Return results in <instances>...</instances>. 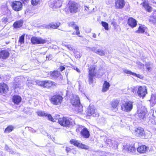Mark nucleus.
I'll return each mask as SVG.
<instances>
[{
  "mask_svg": "<svg viewBox=\"0 0 156 156\" xmlns=\"http://www.w3.org/2000/svg\"><path fill=\"white\" fill-rule=\"evenodd\" d=\"M71 102L73 105L76 107V109L78 112H81L82 111L83 107L80 104L79 98L77 96H73L71 100Z\"/></svg>",
  "mask_w": 156,
  "mask_h": 156,
  "instance_id": "f257e3e1",
  "label": "nucleus"
},
{
  "mask_svg": "<svg viewBox=\"0 0 156 156\" xmlns=\"http://www.w3.org/2000/svg\"><path fill=\"white\" fill-rule=\"evenodd\" d=\"M69 11L73 14L79 11L78 5L73 1H70L68 4Z\"/></svg>",
  "mask_w": 156,
  "mask_h": 156,
  "instance_id": "f03ea898",
  "label": "nucleus"
},
{
  "mask_svg": "<svg viewBox=\"0 0 156 156\" xmlns=\"http://www.w3.org/2000/svg\"><path fill=\"white\" fill-rule=\"evenodd\" d=\"M95 67L94 66H91L89 69L88 77L90 84L93 83L94 77L96 76V73L95 72Z\"/></svg>",
  "mask_w": 156,
  "mask_h": 156,
  "instance_id": "7ed1b4c3",
  "label": "nucleus"
},
{
  "mask_svg": "<svg viewBox=\"0 0 156 156\" xmlns=\"http://www.w3.org/2000/svg\"><path fill=\"white\" fill-rule=\"evenodd\" d=\"M63 98L60 95H56L52 96L50 99L51 102L53 105L60 104L62 102Z\"/></svg>",
  "mask_w": 156,
  "mask_h": 156,
  "instance_id": "20e7f679",
  "label": "nucleus"
},
{
  "mask_svg": "<svg viewBox=\"0 0 156 156\" xmlns=\"http://www.w3.org/2000/svg\"><path fill=\"white\" fill-rule=\"evenodd\" d=\"M133 102L131 101H128L122 105L121 108L123 111L129 112L133 109Z\"/></svg>",
  "mask_w": 156,
  "mask_h": 156,
  "instance_id": "39448f33",
  "label": "nucleus"
},
{
  "mask_svg": "<svg viewBox=\"0 0 156 156\" xmlns=\"http://www.w3.org/2000/svg\"><path fill=\"white\" fill-rule=\"evenodd\" d=\"M31 41L33 44H41L46 43V40L41 37H33L31 39Z\"/></svg>",
  "mask_w": 156,
  "mask_h": 156,
  "instance_id": "423d86ee",
  "label": "nucleus"
},
{
  "mask_svg": "<svg viewBox=\"0 0 156 156\" xmlns=\"http://www.w3.org/2000/svg\"><path fill=\"white\" fill-rule=\"evenodd\" d=\"M58 122L60 125L65 127H68L72 124L68 118L65 117L59 119Z\"/></svg>",
  "mask_w": 156,
  "mask_h": 156,
  "instance_id": "0eeeda50",
  "label": "nucleus"
},
{
  "mask_svg": "<svg viewBox=\"0 0 156 156\" xmlns=\"http://www.w3.org/2000/svg\"><path fill=\"white\" fill-rule=\"evenodd\" d=\"M138 116L141 120L145 121L146 117V109L143 108L139 109L137 112Z\"/></svg>",
  "mask_w": 156,
  "mask_h": 156,
  "instance_id": "6e6552de",
  "label": "nucleus"
},
{
  "mask_svg": "<svg viewBox=\"0 0 156 156\" xmlns=\"http://www.w3.org/2000/svg\"><path fill=\"white\" fill-rule=\"evenodd\" d=\"M147 90L146 87L140 86L138 88L137 91L138 96L140 98H143L147 93Z\"/></svg>",
  "mask_w": 156,
  "mask_h": 156,
  "instance_id": "1a4fd4ad",
  "label": "nucleus"
},
{
  "mask_svg": "<svg viewBox=\"0 0 156 156\" xmlns=\"http://www.w3.org/2000/svg\"><path fill=\"white\" fill-rule=\"evenodd\" d=\"M12 7L15 11H18L22 9L23 5L20 2L15 1L12 2Z\"/></svg>",
  "mask_w": 156,
  "mask_h": 156,
  "instance_id": "9d476101",
  "label": "nucleus"
},
{
  "mask_svg": "<svg viewBox=\"0 0 156 156\" xmlns=\"http://www.w3.org/2000/svg\"><path fill=\"white\" fill-rule=\"evenodd\" d=\"M87 115L89 116H90L92 115L94 117H98L99 116L98 114V113H96V112H95L94 107L93 105L89 106L88 108L87 109Z\"/></svg>",
  "mask_w": 156,
  "mask_h": 156,
  "instance_id": "9b49d317",
  "label": "nucleus"
},
{
  "mask_svg": "<svg viewBox=\"0 0 156 156\" xmlns=\"http://www.w3.org/2000/svg\"><path fill=\"white\" fill-rule=\"evenodd\" d=\"M40 85L44 87L48 88L52 85H55L56 83L50 80H45L44 81H41L39 82Z\"/></svg>",
  "mask_w": 156,
  "mask_h": 156,
  "instance_id": "f8f14e48",
  "label": "nucleus"
},
{
  "mask_svg": "<svg viewBox=\"0 0 156 156\" xmlns=\"http://www.w3.org/2000/svg\"><path fill=\"white\" fill-rule=\"evenodd\" d=\"M123 147L124 149L132 154H134L136 152V149L133 145L126 144L124 145Z\"/></svg>",
  "mask_w": 156,
  "mask_h": 156,
  "instance_id": "ddd939ff",
  "label": "nucleus"
},
{
  "mask_svg": "<svg viewBox=\"0 0 156 156\" xmlns=\"http://www.w3.org/2000/svg\"><path fill=\"white\" fill-rule=\"evenodd\" d=\"M87 49L91 50L99 55L103 56L105 55V52L103 50L100 49L97 50L96 48L95 47H87Z\"/></svg>",
  "mask_w": 156,
  "mask_h": 156,
  "instance_id": "4468645a",
  "label": "nucleus"
},
{
  "mask_svg": "<svg viewBox=\"0 0 156 156\" xmlns=\"http://www.w3.org/2000/svg\"><path fill=\"white\" fill-rule=\"evenodd\" d=\"M51 76L53 79L58 78L60 79H62L63 77L60 72L58 71H53L51 72Z\"/></svg>",
  "mask_w": 156,
  "mask_h": 156,
  "instance_id": "2eb2a0df",
  "label": "nucleus"
},
{
  "mask_svg": "<svg viewBox=\"0 0 156 156\" xmlns=\"http://www.w3.org/2000/svg\"><path fill=\"white\" fill-rule=\"evenodd\" d=\"M80 134L83 137L85 138H89L90 133L87 129L83 126L82 131L80 132Z\"/></svg>",
  "mask_w": 156,
  "mask_h": 156,
  "instance_id": "dca6fc26",
  "label": "nucleus"
},
{
  "mask_svg": "<svg viewBox=\"0 0 156 156\" xmlns=\"http://www.w3.org/2000/svg\"><path fill=\"white\" fill-rule=\"evenodd\" d=\"M135 134L137 136L141 137L144 136L145 134V131L143 128L139 127L135 130Z\"/></svg>",
  "mask_w": 156,
  "mask_h": 156,
  "instance_id": "f3484780",
  "label": "nucleus"
},
{
  "mask_svg": "<svg viewBox=\"0 0 156 156\" xmlns=\"http://www.w3.org/2000/svg\"><path fill=\"white\" fill-rule=\"evenodd\" d=\"M119 103V101L117 99L113 100L111 102V105L114 111L118 110L117 107Z\"/></svg>",
  "mask_w": 156,
  "mask_h": 156,
  "instance_id": "a211bd4d",
  "label": "nucleus"
},
{
  "mask_svg": "<svg viewBox=\"0 0 156 156\" xmlns=\"http://www.w3.org/2000/svg\"><path fill=\"white\" fill-rule=\"evenodd\" d=\"M127 23L129 26L132 28L135 27L137 25V21L132 17L128 19Z\"/></svg>",
  "mask_w": 156,
  "mask_h": 156,
  "instance_id": "6ab92c4d",
  "label": "nucleus"
},
{
  "mask_svg": "<svg viewBox=\"0 0 156 156\" xmlns=\"http://www.w3.org/2000/svg\"><path fill=\"white\" fill-rule=\"evenodd\" d=\"M115 6L118 9H122L125 5L124 0H117L115 2Z\"/></svg>",
  "mask_w": 156,
  "mask_h": 156,
  "instance_id": "aec40b11",
  "label": "nucleus"
},
{
  "mask_svg": "<svg viewBox=\"0 0 156 156\" xmlns=\"http://www.w3.org/2000/svg\"><path fill=\"white\" fill-rule=\"evenodd\" d=\"M8 90L7 86L4 83L0 84V93H6Z\"/></svg>",
  "mask_w": 156,
  "mask_h": 156,
  "instance_id": "412c9836",
  "label": "nucleus"
},
{
  "mask_svg": "<svg viewBox=\"0 0 156 156\" xmlns=\"http://www.w3.org/2000/svg\"><path fill=\"white\" fill-rule=\"evenodd\" d=\"M9 55V53L6 50H3L0 52V58L3 59L7 58Z\"/></svg>",
  "mask_w": 156,
  "mask_h": 156,
  "instance_id": "4be33fe9",
  "label": "nucleus"
},
{
  "mask_svg": "<svg viewBox=\"0 0 156 156\" xmlns=\"http://www.w3.org/2000/svg\"><path fill=\"white\" fill-rule=\"evenodd\" d=\"M124 72L127 74H130L134 76H136L140 79H142L143 78V76L139 74H136V73L132 72L131 71L127 69H124L123 70Z\"/></svg>",
  "mask_w": 156,
  "mask_h": 156,
  "instance_id": "5701e85b",
  "label": "nucleus"
},
{
  "mask_svg": "<svg viewBox=\"0 0 156 156\" xmlns=\"http://www.w3.org/2000/svg\"><path fill=\"white\" fill-rule=\"evenodd\" d=\"M148 148L145 145H142L137 148V151L141 153H144L148 150Z\"/></svg>",
  "mask_w": 156,
  "mask_h": 156,
  "instance_id": "b1692460",
  "label": "nucleus"
},
{
  "mask_svg": "<svg viewBox=\"0 0 156 156\" xmlns=\"http://www.w3.org/2000/svg\"><path fill=\"white\" fill-rule=\"evenodd\" d=\"M23 23V20H20L15 22L13 25L14 28H20L22 26Z\"/></svg>",
  "mask_w": 156,
  "mask_h": 156,
  "instance_id": "393cba45",
  "label": "nucleus"
},
{
  "mask_svg": "<svg viewBox=\"0 0 156 156\" xmlns=\"http://www.w3.org/2000/svg\"><path fill=\"white\" fill-rule=\"evenodd\" d=\"M110 86L109 83L107 81H105L103 85L102 92H105L109 89V87Z\"/></svg>",
  "mask_w": 156,
  "mask_h": 156,
  "instance_id": "a878e982",
  "label": "nucleus"
},
{
  "mask_svg": "<svg viewBox=\"0 0 156 156\" xmlns=\"http://www.w3.org/2000/svg\"><path fill=\"white\" fill-rule=\"evenodd\" d=\"M13 101L16 104H18L21 101L20 97L18 95H15L13 97Z\"/></svg>",
  "mask_w": 156,
  "mask_h": 156,
  "instance_id": "bb28decb",
  "label": "nucleus"
},
{
  "mask_svg": "<svg viewBox=\"0 0 156 156\" xmlns=\"http://www.w3.org/2000/svg\"><path fill=\"white\" fill-rule=\"evenodd\" d=\"M106 143L108 144L109 147H115L116 142L115 141L110 139H107L105 141Z\"/></svg>",
  "mask_w": 156,
  "mask_h": 156,
  "instance_id": "cd10ccee",
  "label": "nucleus"
},
{
  "mask_svg": "<svg viewBox=\"0 0 156 156\" xmlns=\"http://www.w3.org/2000/svg\"><path fill=\"white\" fill-rule=\"evenodd\" d=\"M60 23L59 22H57L55 23H51L49 24L50 29H57L60 25Z\"/></svg>",
  "mask_w": 156,
  "mask_h": 156,
  "instance_id": "c85d7f7f",
  "label": "nucleus"
},
{
  "mask_svg": "<svg viewBox=\"0 0 156 156\" xmlns=\"http://www.w3.org/2000/svg\"><path fill=\"white\" fill-rule=\"evenodd\" d=\"M143 6L145 10L147 12H151L152 11V7L150 6L148 4L144 3L143 4Z\"/></svg>",
  "mask_w": 156,
  "mask_h": 156,
  "instance_id": "c756f323",
  "label": "nucleus"
},
{
  "mask_svg": "<svg viewBox=\"0 0 156 156\" xmlns=\"http://www.w3.org/2000/svg\"><path fill=\"white\" fill-rule=\"evenodd\" d=\"M41 1V0H31V2L32 5L35 6L40 4Z\"/></svg>",
  "mask_w": 156,
  "mask_h": 156,
  "instance_id": "7c9ffc66",
  "label": "nucleus"
},
{
  "mask_svg": "<svg viewBox=\"0 0 156 156\" xmlns=\"http://www.w3.org/2000/svg\"><path fill=\"white\" fill-rule=\"evenodd\" d=\"M145 32V30L143 27L141 25L139 26L138 29L136 31V33H143Z\"/></svg>",
  "mask_w": 156,
  "mask_h": 156,
  "instance_id": "2f4dec72",
  "label": "nucleus"
},
{
  "mask_svg": "<svg viewBox=\"0 0 156 156\" xmlns=\"http://www.w3.org/2000/svg\"><path fill=\"white\" fill-rule=\"evenodd\" d=\"M13 128L14 127L12 126H9L5 129V132L6 133H9L10 132L12 131Z\"/></svg>",
  "mask_w": 156,
  "mask_h": 156,
  "instance_id": "473e14b6",
  "label": "nucleus"
},
{
  "mask_svg": "<svg viewBox=\"0 0 156 156\" xmlns=\"http://www.w3.org/2000/svg\"><path fill=\"white\" fill-rule=\"evenodd\" d=\"M70 142L71 144L74 145L75 146L79 147L80 143L78 141L73 140H71L70 141Z\"/></svg>",
  "mask_w": 156,
  "mask_h": 156,
  "instance_id": "72a5a7b5",
  "label": "nucleus"
},
{
  "mask_svg": "<svg viewBox=\"0 0 156 156\" xmlns=\"http://www.w3.org/2000/svg\"><path fill=\"white\" fill-rule=\"evenodd\" d=\"M101 24L102 26L104 27L105 30H108V25L107 23L103 21H102Z\"/></svg>",
  "mask_w": 156,
  "mask_h": 156,
  "instance_id": "f704fd0d",
  "label": "nucleus"
},
{
  "mask_svg": "<svg viewBox=\"0 0 156 156\" xmlns=\"http://www.w3.org/2000/svg\"><path fill=\"white\" fill-rule=\"evenodd\" d=\"M151 101L154 103H156V94L151 95Z\"/></svg>",
  "mask_w": 156,
  "mask_h": 156,
  "instance_id": "c9c22d12",
  "label": "nucleus"
},
{
  "mask_svg": "<svg viewBox=\"0 0 156 156\" xmlns=\"http://www.w3.org/2000/svg\"><path fill=\"white\" fill-rule=\"evenodd\" d=\"M24 37L25 34H23L20 37L19 41L21 44L24 43Z\"/></svg>",
  "mask_w": 156,
  "mask_h": 156,
  "instance_id": "e433bc0d",
  "label": "nucleus"
},
{
  "mask_svg": "<svg viewBox=\"0 0 156 156\" xmlns=\"http://www.w3.org/2000/svg\"><path fill=\"white\" fill-rule=\"evenodd\" d=\"M37 114L39 116H46L47 114L45 113L44 112L39 111L37 112Z\"/></svg>",
  "mask_w": 156,
  "mask_h": 156,
  "instance_id": "4c0bfd02",
  "label": "nucleus"
},
{
  "mask_svg": "<svg viewBox=\"0 0 156 156\" xmlns=\"http://www.w3.org/2000/svg\"><path fill=\"white\" fill-rule=\"evenodd\" d=\"M68 25L69 27H71L74 28H75V26H77L74 22H70L68 23Z\"/></svg>",
  "mask_w": 156,
  "mask_h": 156,
  "instance_id": "58836bf2",
  "label": "nucleus"
},
{
  "mask_svg": "<svg viewBox=\"0 0 156 156\" xmlns=\"http://www.w3.org/2000/svg\"><path fill=\"white\" fill-rule=\"evenodd\" d=\"M79 147H81L82 149H88L89 148V147L88 146L83 144L81 143H80Z\"/></svg>",
  "mask_w": 156,
  "mask_h": 156,
  "instance_id": "ea45409f",
  "label": "nucleus"
},
{
  "mask_svg": "<svg viewBox=\"0 0 156 156\" xmlns=\"http://www.w3.org/2000/svg\"><path fill=\"white\" fill-rule=\"evenodd\" d=\"M75 26V28H74L76 30V34L79 36L80 37V36L79 35L80 34V32L79 31V27L77 26Z\"/></svg>",
  "mask_w": 156,
  "mask_h": 156,
  "instance_id": "a19ab883",
  "label": "nucleus"
},
{
  "mask_svg": "<svg viewBox=\"0 0 156 156\" xmlns=\"http://www.w3.org/2000/svg\"><path fill=\"white\" fill-rule=\"evenodd\" d=\"M146 67L148 71H149L151 70V66L150 65L149 62L146 63Z\"/></svg>",
  "mask_w": 156,
  "mask_h": 156,
  "instance_id": "79ce46f5",
  "label": "nucleus"
},
{
  "mask_svg": "<svg viewBox=\"0 0 156 156\" xmlns=\"http://www.w3.org/2000/svg\"><path fill=\"white\" fill-rule=\"evenodd\" d=\"M46 116L48 117V119L50 120L52 122L55 121L54 119L52 118L51 115L47 114V115Z\"/></svg>",
  "mask_w": 156,
  "mask_h": 156,
  "instance_id": "37998d69",
  "label": "nucleus"
},
{
  "mask_svg": "<svg viewBox=\"0 0 156 156\" xmlns=\"http://www.w3.org/2000/svg\"><path fill=\"white\" fill-rule=\"evenodd\" d=\"M2 21L5 23H6L8 22V19L7 17H3L2 19Z\"/></svg>",
  "mask_w": 156,
  "mask_h": 156,
  "instance_id": "c03bdc74",
  "label": "nucleus"
},
{
  "mask_svg": "<svg viewBox=\"0 0 156 156\" xmlns=\"http://www.w3.org/2000/svg\"><path fill=\"white\" fill-rule=\"evenodd\" d=\"M83 126H79L78 128H76V131L77 132H78L79 131H82V130L83 128Z\"/></svg>",
  "mask_w": 156,
  "mask_h": 156,
  "instance_id": "a18cd8bd",
  "label": "nucleus"
},
{
  "mask_svg": "<svg viewBox=\"0 0 156 156\" xmlns=\"http://www.w3.org/2000/svg\"><path fill=\"white\" fill-rule=\"evenodd\" d=\"M27 128H28L29 129V130L30 131L32 132H36V131L34 129L32 128L29 127H26L25 128V129Z\"/></svg>",
  "mask_w": 156,
  "mask_h": 156,
  "instance_id": "49530a36",
  "label": "nucleus"
},
{
  "mask_svg": "<svg viewBox=\"0 0 156 156\" xmlns=\"http://www.w3.org/2000/svg\"><path fill=\"white\" fill-rule=\"evenodd\" d=\"M50 26L49 25H44V28L50 29Z\"/></svg>",
  "mask_w": 156,
  "mask_h": 156,
  "instance_id": "de8ad7c7",
  "label": "nucleus"
},
{
  "mask_svg": "<svg viewBox=\"0 0 156 156\" xmlns=\"http://www.w3.org/2000/svg\"><path fill=\"white\" fill-rule=\"evenodd\" d=\"M65 69V67L63 66H61L60 67V69L61 71H62L63 70H64Z\"/></svg>",
  "mask_w": 156,
  "mask_h": 156,
  "instance_id": "09e8293b",
  "label": "nucleus"
},
{
  "mask_svg": "<svg viewBox=\"0 0 156 156\" xmlns=\"http://www.w3.org/2000/svg\"><path fill=\"white\" fill-rule=\"evenodd\" d=\"M66 151H67V152H69L70 151L71 149L69 147H66Z\"/></svg>",
  "mask_w": 156,
  "mask_h": 156,
  "instance_id": "8fccbe9b",
  "label": "nucleus"
},
{
  "mask_svg": "<svg viewBox=\"0 0 156 156\" xmlns=\"http://www.w3.org/2000/svg\"><path fill=\"white\" fill-rule=\"evenodd\" d=\"M5 149L7 151H8L10 150V148H9L7 145H6L5 146Z\"/></svg>",
  "mask_w": 156,
  "mask_h": 156,
  "instance_id": "3c124183",
  "label": "nucleus"
},
{
  "mask_svg": "<svg viewBox=\"0 0 156 156\" xmlns=\"http://www.w3.org/2000/svg\"><path fill=\"white\" fill-rule=\"evenodd\" d=\"M8 151L11 154L15 153L14 151L11 149H10V150Z\"/></svg>",
  "mask_w": 156,
  "mask_h": 156,
  "instance_id": "603ef678",
  "label": "nucleus"
},
{
  "mask_svg": "<svg viewBox=\"0 0 156 156\" xmlns=\"http://www.w3.org/2000/svg\"><path fill=\"white\" fill-rule=\"evenodd\" d=\"M46 51H45L44 52H40V54L41 55H44L45 54H46Z\"/></svg>",
  "mask_w": 156,
  "mask_h": 156,
  "instance_id": "864d4df0",
  "label": "nucleus"
},
{
  "mask_svg": "<svg viewBox=\"0 0 156 156\" xmlns=\"http://www.w3.org/2000/svg\"><path fill=\"white\" fill-rule=\"evenodd\" d=\"M92 37L94 38H95L96 37V35L95 33H93Z\"/></svg>",
  "mask_w": 156,
  "mask_h": 156,
  "instance_id": "5fc2aeb1",
  "label": "nucleus"
},
{
  "mask_svg": "<svg viewBox=\"0 0 156 156\" xmlns=\"http://www.w3.org/2000/svg\"><path fill=\"white\" fill-rule=\"evenodd\" d=\"M76 70L78 72H80V70L78 68H76Z\"/></svg>",
  "mask_w": 156,
  "mask_h": 156,
  "instance_id": "6e6d98bb",
  "label": "nucleus"
},
{
  "mask_svg": "<svg viewBox=\"0 0 156 156\" xmlns=\"http://www.w3.org/2000/svg\"><path fill=\"white\" fill-rule=\"evenodd\" d=\"M2 152L0 153V156H3Z\"/></svg>",
  "mask_w": 156,
  "mask_h": 156,
  "instance_id": "4d7b16f0",
  "label": "nucleus"
},
{
  "mask_svg": "<svg viewBox=\"0 0 156 156\" xmlns=\"http://www.w3.org/2000/svg\"><path fill=\"white\" fill-rule=\"evenodd\" d=\"M68 48H69V50H71L72 49V48L71 47H68Z\"/></svg>",
  "mask_w": 156,
  "mask_h": 156,
  "instance_id": "13d9d810",
  "label": "nucleus"
},
{
  "mask_svg": "<svg viewBox=\"0 0 156 156\" xmlns=\"http://www.w3.org/2000/svg\"><path fill=\"white\" fill-rule=\"evenodd\" d=\"M48 58V59L49 60V58H48V56H47L46 57V59H47Z\"/></svg>",
  "mask_w": 156,
  "mask_h": 156,
  "instance_id": "bf43d9fd",
  "label": "nucleus"
},
{
  "mask_svg": "<svg viewBox=\"0 0 156 156\" xmlns=\"http://www.w3.org/2000/svg\"><path fill=\"white\" fill-rule=\"evenodd\" d=\"M75 34V33H74V32H73L72 34V35H74Z\"/></svg>",
  "mask_w": 156,
  "mask_h": 156,
  "instance_id": "052dcab7",
  "label": "nucleus"
},
{
  "mask_svg": "<svg viewBox=\"0 0 156 156\" xmlns=\"http://www.w3.org/2000/svg\"><path fill=\"white\" fill-rule=\"evenodd\" d=\"M44 48H43V49H42V51H44Z\"/></svg>",
  "mask_w": 156,
  "mask_h": 156,
  "instance_id": "680f3d73",
  "label": "nucleus"
},
{
  "mask_svg": "<svg viewBox=\"0 0 156 156\" xmlns=\"http://www.w3.org/2000/svg\"><path fill=\"white\" fill-rule=\"evenodd\" d=\"M80 56H79V58H80Z\"/></svg>",
  "mask_w": 156,
  "mask_h": 156,
  "instance_id": "e2e57ef3",
  "label": "nucleus"
},
{
  "mask_svg": "<svg viewBox=\"0 0 156 156\" xmlns=\"http://www.w3.org/2000/svg\"><path fill=\"white\" fill-rule=\"evenodd\" d=\"M154 122H154V123H153L154 124Z\"/></svg>",
  "mask_w": 156,
  "mask_h": 156,
  "instance_id": "0e129e2a",
  "label": "nucleus"
}]
</instances>
